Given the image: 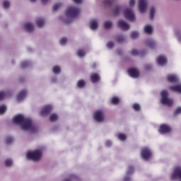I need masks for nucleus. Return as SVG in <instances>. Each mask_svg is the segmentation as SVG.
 <instances>
[{
  "label": "nucleus",
  "mask_w": 181,
  "mask_h": 181,
  "mask_svg": "<svg viewBox=\"0 0 181 181\" xmlns=\"http://www.w3.org/2000/svg\"><path fill=\"white\" fill-rule=\"evenodd\" d=\"M14 124L21 126L23 131H29L30 132H37V126L33 124L31 119L25 117L23 115H17L13 118Z\"/></svg>",
  "instance_id": "nucleus-1"
},
{
  "label": "nucleus",
  "mask_w": 181,
  "mask_h": 181,
  "mask_svg": "<svg viewBox=\"0 0 181 181\" xmlns=\"http://www.w3.org/2000/svg\"><path fill=\"white\" fill-rule=\"evenodd\" d=\"M169 93L167 90L161 91V100L160 103L163 105H168V107H171L173 105V100L172 99H169Z\"/></svg>",
  "instance_id": "nucleus-2"
},
{
  "label": "nucleus",
  "mask_w": 181,
  "mask_h": 181,
  "mask_svg": "<svg viewBox=\"0 0 181 181\" xmlns=\"http://www.w3.org/2000/svg\"><path fill=\"white\" fill-rule=\"evenodd\" d=\"M79 13L80 8L74 6L68 7L66 11V15L68 16V18H77Z\"/></svg>",
  "instance_id": "nucleus-3"
},
{
  "label": "nucleus",
  "mask_w": 181,
  "mask_h": 181,
  "mask_svg": "<svg viewBox=\"0 0 181 181\" xmlns=\"http://www.w3.org/2000/svg\"><path fill=\"white\" fill-rule=\"evenodd\" d=\"M26 156L27 159H30L31 160H39L40 158H42V152L40 150H35L28 153Z\"/></svg>",
  "instance_id": "nucleus-4"
},
{
  "label": "nucleus",
  "mask_w": 181,
  "mask_h": 181,
  "mask_svg": "<svg viewBox=\"0 0 181 181\" xmlns=\"http://www.w3.org/2000/svg\"><path fill=\"white\" fill-rule=\"evenodd\" d=\"M124 16L126 19H128V21H130V22H134L135 20V13H134V11L131 8H127L124 11Z\"/></svg>",
  "instance_id": "nucleus-5"
},
{
  "label": "nucleus",
  "mask_w": 181,
  "mask_h": 181,
  "mask_svg": "<svg viewBox=\"0 0 181 181\" xmlns=\"http://www.w3.org/2000/svg\"><path fill=\"white\" fill-rule=\"evenodd\" d=\"M141 156L144 160H148L151 156H152V152L148 148H144L141 152Z\"/></svg>",
  "instance_id": "nucleus-6"
},
{
  "label": "nucleus",
  "mask_w": 181,
  "mask_h": 181,
  "mask_svg": "<svg viewBox=\"0 0 181 181\" xmlns=\"http://www.w3.org/2000/svg\"><path fill=\"white\" fill-rule=\"evenodd\" d=\"M95 121L103 122L104 121V112L102 110H97L93 114Z\"/></svg>",
  "instance_id": "nucleus-7"
},
{
  "label": "nucleus",
  "mask_w": 181,
  "mask_h": 181,
  "mask_svg": "<svg viewBox=\"0 0 181 181\" xmlns=\"http://www.w3.org/2000/svg\"><path fill=\"white\" fill-rule=\"evenodd\" d=\"M127 73L130 77H133V78H138L139 77V71L134 68H131L128 69Z\"/></svg>",
  "instance_id": "nucleus-8"
},
{
  "label": "nucleus",
  "mask_w": 181,
  "mask_h": 181,
  "mask_svg": "<svg viewBox=\"0 0 181 181\" xmlns=\"http://www.w3.org/2000/svg\"><path fill=\"white\" fill-rule=\"evenodd\" d=\"M139 11L141 13L146 11V0H139Z\"/></svg>",
  "instance_id": "nucleus-9"
},
{
  "label": "nucleus",
  "mask_w": 181,
  "mask_h": 181,
  "mask_svg": "<svg viewBox=\"0 0 181 181\" xmlns=\"http://www.w3.org/2000/svg\"><path fill=\"white\" fill-rule=\"evenodd\" d=\"M52 110H53V107L51 105H47L41 110L40 115L45 117V115H47V114L51 112Z\"/></svg>",
  "instance_id": "nucleus-10"
},
{
  "label": "nucleus",
  "mask_w": 181,
  "mask_h": 181,
  "mask_svg": "<svg viewBox=\"0 0 181 181\" xmlns=\"http://www.w3.org/2000/svg\"><path fill=\"white\" fill-rule=\"evenodd\" d=\"M117 26L124 30H128L129 29V25L122 20L118 21Z\"/></svg>",
  "instance_id": "nucleus-11"
},
{
  "label": "nucleus",
  "mask_w": 181,
  "mask_h": 181,
  "mask_svg": "<svg viewBox=\"0 0 181 181\" xmlns=\"http://www.w3.org/2000/svg\"><path fill=\"white\" fill-rule=\"evenodd\" d=\"M170 131V127L167 124H161L160 127L159 132L160 134H166Z\"/></svg>",
  "instance_id": "nucleus-12"
},
{
  "label": "nucleus",
  "mask_w": 181,
  "mask_h": 181,
  "mask_svg": "<svg viewBox=\"0 0 181 181\" xmlns=\"http://www.w3.org/2000/svg\"><path fill=\"white\" fill-rule=\"evenodd\" d=\"M132 173H134V167L129 166L127 172V176L124 178V181H131L129 175H132Z\"/></svg>",
  "instance_id": "nucleus-13"
},
{
  "label": "nucleus",
  "mask_w": 181,
  "mask_h": 181,
  "mask_svg": "<svg viewBox=\"0 0 181 181\" xmlns=\"http://www.w3.org/2000/svg\"><path fill=\"white\" fill-rule=\"evenodd\" d=\"M157 63L160 66H165V64H166V63H168V59L166 58H165V57H163V56H159L157 58Z\"/></svg>",
  "instance_id": "nucleus-14"
},
{
  "label": "nucleus",
  "mask_w": 181,
  "mask_h": 181,
  "mask_svg": "<svg viewBox=\"0 0 181 181\" xmlns=\"http://www.w3.org/2000/svg\"><path fill=\"white\" fill-rule=\"evenodd\" d=\"M26 94H27L26 90H23L20 91L16 97L17 101H22V100H23V98L26 97Z\"/></svg>",
  "instance_id": "nucleus-15"
},
{
  "label": "nucleus",
  "mask_w": 181,
  "mask_h": 181,
  "mask_svg": "<svg viewBox=\"0 0 181 181\" xmlns=\"http://www.w3.org/2000/svg\"><path fill=\"white\" fill-rule=\"evenodd\" d=\"M24 28L27 32H33V29H35L33 24H32L31 23H26L24 25Z\"/></svg>",
  "instance_id": "nucleus-16"
},
{
  "label": "nucleus",
  "mask_w": 181,
  "mask_h": 181,
  "mask_svg": "<svg viewBox=\"0 0 181 181\" xmlns=\"http://www.w3.org/2000/svg\"><path fill=\"white\" fill-rule=\"evenodd\" d=\"M90 28L92 30H97L98 29V21L93 20L90 22Z\"/></svg>",
  "instance_id": "nucleus-17"
},
{
  "label": "nucleus",
  "mask_w": 181,
  "mask_h": 181,
  "mask_svg": "<svg viewBox=\"0 0 181 181\" xmlns=\"http://www.w3.org/2000/svg\"><path fill=\"white\" fill-rule=\"evenodd\" d=\"M170 89L171 90V91H175V93H179L180 94H181V83L171 86Z\"/></svg>",
  "instance_id": "nucleus-18"
},
{
  "label": "nucleus",
  "mask_w": 181,
  "mask_h": 181,
  "mask_svg": "<svg viewBox=\"0 0 181 181\" xmlns=\"http://www.w3.org/2000/svg\"><path fill=\"white\" fill-rule=\"evenodd\" d=\"M144 32L145 33H147V35H152L153 28L150 25H147L144 27Z\"/></svg>",
  "instance_id": "nucleus-19"
},
{
  "label": "nucleus",
  "mask_w": 181,
  "mask_h": 181,
  "mask_svg": "<svg viewBox=\"0 0 181 181\" xmlns=\"http://www.w3.org/2000/svg\"><path fill=\"white\" fill-rule=\"evenodd\" d=\"M90 80L92 83H97V81H100V75H98V74H93L90 76Z\"/></svg>",
  "instance_id": "nucleus-20"
},
{
  "label": "nucleus",
  "mask_w": 181,
  "mask_h": 181,
  "mask_svg": "<svg viewBox=\"0 0 181 181\" xmlns=\"http://www.w3.org/2000/svg\"><path fill=\"white\" fill-rule=\"evenodd\" d=\"M167 80L169 83H176L177 81V77L175 75H169L167 77Z\"/></svg>",
  "instance_id": "nucleus-21"
},
{
  "label": "nucleus",
  "mask_w": 181,
  "mask_h": 181,
  "mask_svg": "<svg viewBox=\"0 0 181 181\" xmlns=\"http://www.w3.org/2000/svg\"><path fill=\"white\" fill-rule=\"evenodd\" d=\"M146 45L148 47H150V49H153V47L156 46V43H155V41H153V40H148L146 41Z\"/></svg>",
  "instance_id": "nucleus-22"
},
{
  "label": "nucleus",
  "mask_w": 181,
  "mask_h": 181,
  "mask_svg": "<svg viewBox=\"0 0 181 181\" xmlns=\"http://www.w3.org/2000/svg\"><path fill=\"white\" fill-rule=\"evenodd\" d=\"M36 25L38 28H42L45 25V19L38 18L36 20Z\"/></svg>",
  "instance_id": "nucleus-23"
},
{
  "label": "nucleus",
  "mask_w": 181,
  "mask_h": 181,
  "mask_svg": "<svg viewBox=\"0 0 181 181\" xmlns=\"http://www.w3.org/2000/svg\"><path fill=\"white\" fill-rule=\"evenodd\" d=\"M104 28L105 29H111L112 28V22L110 21H106L104 23Z\"/></svg>",
  "instance_id": "nucleus-24"
},
{
  "label": "nucleus",
  "mask_w": 181,
  "mask_h": 181,
  "mask_svg": "<svg viewBox=\"0 0 181 181\" xmlns=\"http://www.w3.org/2000/svg\"><path fill=\"white\" fill-rule=\"evenodd\" d=\"M59 119V116L57 114H52L49 116V121L51 122H54V121H57Z\"/></svg>",
  "instance_id": "nucleus-25"
},
{
  "label": "nucleus",
  "mask_w": 181,
  "mask_h": 181,
  "mask_svg": "<svg viewBox=\"0 0 181 181\" xmlns=\"http://www.w3.org/2000/svg\"><path fill=\"white\" fill-rule=\"evenodd\" d=\"M155 7H151L150 13H149V19H153L155 18Z\"/></svg>",
  "instance_id": "nucleus-26"
},
{
  "label": "nucleus",
  "mask_w": 181,
  "mask_h": 181,
  "mask_svg": "<svg viewBox=\"0 0 181 181\" xmlns=\"http://www.w3.org/2000/svg\"><path fill=\"white\" fill-rule=\"evenodd\" d=\"M121 6H118L116 7L115 10H113V15L115 16H118L119 15V12H121Z\"/></svg>",
  "instance_id": "nucleus-27"
},
{
  "label": "nucleus",
  "mask_w": 181,
  "mask_h": 181,
  "mask_svg": "<svg viewBox=\"0 0 181 181\" xmlns=\"http://www.w3.org/2000/svg\"><path fill=\"white\" fill-rule=\"evenodd\" d=\"M86 86V81L84 80H79L77 83V87L78 88H83V87H85Z\"/></svg>",
  "instance_id": "nucleus-28"
},
{
  "label": "nucleus",
  "mask_w": 181,
  "mask_h": 181,
  "mask_svg": "<svg viewBox=\"0 0 181 181\" xmlns=\"http://www.w3.org/2000/svg\"><path fill=\"white\" fill-rule=\"evenodd\" d=\"M52 71L54 73V74H59L60 71H62V69H60V66H54L52 68Z\"/></svg>",
  "instance_id": "nucleus-29"
},
{
  "label": "nucleus",
  "mask_w": 181,
  "mask_h": 181,
  "mask_svg": "<svg viewBox=\"0 0 181 181\" xmlns=\"http://www.w3.org/2000/svg\"><path fill=\"white\" fill-rule=\"evenodd\" d=\"M124 40H125V37L122 35H117L116 37V42H117V43H122Z\"/></svg>",
  "instance_id": "nucleus-30"
},
{
  "label": "nucleus",
  "mask_w": 181,
  "mask_h": 181,
  "mask_svg": "<svg viewBox=\"0 0 181 181\" xmlns=\"http://www.w3.org/2000/svg\"><path fill=\"white\" fill-rule=\"evenodd\" d=\"M8 97V92L0 91V101Z\"/></svg>",
  "instance_id": "nucleus-31"
},
{
  "label": "nucleus",
  "mask_w": 181,
  "mask_h": 181,
  "mask_svg": "<svg viewBox=\"0 0 181 181\" xmlns=\"http://www.w3.org/2000/svg\"><path fill=\"white\" fill-rule=\"evenodd\" d=\"M77 56H78V57H84V56H86V52L83 49H78L77 52Z\"/></svg>",
  "instance_id": "nucleus-32"
},
{
  "label": "nucleus",
  "mask_w": 181,
  "mask_h": 181,
  "mask_svg": "<svg viewBox=\"0 0 181 181\" xmlns=\"http://www.w3.org/2000/svg\"><path fill=\"white\" fill-rule=\"evenodd\" d=\"M111 103L112 104L117 105L119 103V98H118L117 97H113L111 99Z\"/></svg>",
  "instance_id": "nucleus-33"
},
{
  "label": "nucleus",
  "mask_w": 181,
  "mask_h": 181,
  "mask_svg": "<svg viewBox=\"0 0 181 181\" xmlns=\"http://www.w3.org/2000/svg\"><path fill=\"white\" fill-rule=\"evenodd\" d=\"M6 112V107L5 105H1L0 106V115H3V114H5Z\"/></svg>",
  "instance_id": "nucleus-34"
},
{
  "label": "nucleus",
  "mask_w": 181,
  "mask_h": 181,
  "mask_svg": "<svg viewBox=\"0 0 181 181\" xmlns=\"http://www.w3.org/2000/svg\"><path fill=\"white\" fill-rule=\"evenodd\" d=\"M130 53L132 56H139V54H141V52H139L138 50L135 49H132Z\"/></svg>",
  "instance_id": "nucleus-35"
},
{
  "label": "nucleus",
  "mask_w": 181,
  "mask_h": 181,
  "mask_svg": "<svg viewBox=\"0 0 181 181\" xmlns=\"http://www.w3.org/2000/svg\"><path fill=\"white\" fill-rule=\"evenodd\" d=\"M133 110H134V111H141V105L138 103L133 104Z\"/></svg>",
  "instance_id": "nucleus-36"
},
{
  "label": "nucleus",
  "mask_w": 181,
  "mask_h": 181,
  "mask_svg": "<svg viewBox=\"0 0 181 181\" xmlns=\"http://www.w3.org/2000/svg\"><path fill=\"white\" fill-rule=\"evenodd\" d=\"M131 38L132 39H136L138 36H139V34L136 31H134L130 34Z\"/></svg>",
  "instance_id": "nucleus-37"
},
{
  "label": "nucleus",
  "mask_w": 181,
  "mask_h": 181,
  "mask_svg": "<svg viewBox=\"0 0 181 181\" xmlns=\"http://www.w3.org/2000/svg\"><path fill=\"white\" fill-rule=\"evenodd\" d=\"M118 139H119V141H125L127 139V136L124 134H119Z\"/></svg>",
  "instance_id": "nucleus-38"
},
{
  "label": "nucleus",
  "mask_w": 181,
  "mask_h": 181,
  "mask_svg": "<svg viewBox=\"0 0 181 181\" xmlns=\"http://www.w3.org/2000/svg\"><path fill=\"white\" fill-rule=\"evenodd\" d=\"M30 64V63L29 62L25 61L21 63V67L22 69H25V67H28Z\"/></svg>",
  "instance_id": "nucleus-39"
},
{
  "label": "nucleus",
  "mask_w": 181,
  "mask_h": 181,
  "mask_svg": "<svg viewBox=\"0 0 181 181\" xmlns=\"http://www.w3.org/2000/svg\"><path fill=\"white\" fill-rule=\"evenodd\" d=\"M60 7H62V4L58 3L53 6L52 11H57V9H59V8H60Z\"/></svg>",
  "instance_id": "nucleus-40"
},
{
  "label": "nucleus",
  "mask_w": 181,
  "mask_h": 181,
  "mask_svg": "<svg viewBox=\"0 0 181 181\" xmlns=\"http://www.w3.org/2000/svg\"><path fill=\"white\" fill-rule=\"evenodd\" d=\"M12 142H13V137H7L6 139V144H7V145H9V144H12Z\"/></svg>",
  "instance_id": "nucleus-41"
},
{
  "label": "nucleus",
  "mask_w": 181,
  "mask_h": 181,
  "mask_svg": "<svg viewBox=\"0 0 181 181\" xmlns=\"http://www.w3.org/2000/svg\"><path fill=\"white\" fill-rule=\"evenodd\" d=\"M4 163H5L6 166H11L13 162H12V160H11V159H6L4 161Z\"/></svg>",
  "instance_id": "nucleus-42"
},
{
  "label": "nucleus",
  "mask_w": 181,
  "mask_h": 181,
  "mask_svg": "<svg viewBox=\"0 0 181 181\" xmlns=\"http://www.w3.org/2000/svg\"><path fill=\"white\" fill-rule=\"evenodd\" d=\"M3 6H4V8L5 9H7V8H9V6H10L9 1H4L3 2Z\"/></svg>",
  "instance_id": "nucleus-43"
},
{
  "label": "nucleus",
  "mask_w": 181,
  "mask_h": 181,
  "mask_svg": "<svg viewBox=\"0 0 181 181\" xmlns=\"http://www.w3.org/2000/svg\"><path fill=\"white\" fill-rule=\"evenodd\" d=\"M59 43L60 45H66V43H67V38L66 37L61 38Z\"/></svg>",
  "instance_id": "nucleus-44"
},
{
  "label": "nucleus",
  "mask_w": 181,
  "mask_h": 181,
  "mask_svg": "<svg viewBox=\"0 0 181 181\" xmlns=\"http://www.w3.org/2000/svg\"><path fill=\"white\" fill-rule=\"evenodd\" d=\"M105 5H106V6H111L112 5V0H106Z\"/></svg>",
  "instance_id": "nucleus-45"
},
{
  "label": "nucleus",
  "mask_w": 181,
  "mask_h": 181,
  "mask_svg": "<svg viewBox=\"0 0 181 181\" xmlns=\"http://www.w3.org/2000/svg\"><path fill=\"white\" fill-rule=\"evenodd\" d=\"M181 112V107H177L174 112V115H177V114H180Z\"/></svg>",
  "instance_id": "nucleus-46"
},
{
  "label": "nucleus",
  "mask_w": 181,
  "mask_h": 181,
  "mask_svg": "<svg viewBox=\"0 0 181 181\" xmlns=\"http://www.w3.org/2000/svg\"><path fill=\"white\" fill-rule=\"evenodd\" d=\"M107 47H109V49H112V47H114V42H112V41L108 42Z\"/></svg>",
  "instance_id": "nucleus-47"
},
{
  "label": "nucleus",
  "mask_w": 181,
  "mask_h": 181,
  "mask_svg": "<svg viewBox=\"0 0 181 181\" xmlns=\"http://www.w3.org/2000/svg\"><path fill=\"white\" fill-rule=\"evenodd\" d=\"M129 5V6H134V5H135V0H130Z\"/></svg>",
  "instance_id": "nucleus-48"
},
{
  "label": "nucleus",
  "mask_w": 181,
  "mask_h": 181,
  "mask_svg": "<svg viewBox=\"0 0 181 181\" xmlns=\"http://www.w3.org/2000/svg\"><path fill=\"white\" fill-rule=\"evenodd\" d=\"M145 69L146 70H151V69H152V66H151V64H147L145 66Z\"/></svg>",
  "instance_id": "nucleus-49"
},
{
  "label": "nucleus",
  "mask_w": 181,
  "mask_h": 181,
  "mask_svg": "<svg viewBox=\"0 0 181 181\" xmlns=\"http://www.w3.org/2000/svg\"><path fill=\"white\" fill-rule=\"evenodd\" d=\"M41 1H42V4L43 5H46V4H47V2L49 1V0H41Z\"/></svg>",
  "instance_id": "nucleus-50"
},
{
  "label": "nucleus",
  "mask_w": 181,
  "mask_h": 181,
  "mask_svg": "<svg viewBox=\"0 0 181 181\" xmlns=\"http://www.w3.org/2000/svg\"><path fill=\"white\" fill-rule=\"evenodd\" d=\"M75 4H81L82 0H73Z\"/></svg>",
  "instance_id": "nucleus-51"
},
{
  "label": "nucleus",
  "mask_w": 181,
  "mask_h": 181,
  "mask_svg": "<svg viewBox=\"0 0 181 181\" xmlns=\"http://www.w3.org/2000/svg\"><path fill=\"white\" fill-rule=\"evenodd\" d=\"M110 145H111V141H106L107 146H110Z\"/></svg>",
  "instance_id": "nucleus-52"
},
{
  "label": "nucleus",
  "mask_w": 181,
  "mask_h": 181,
  "mask_svg": "<svg viewBox=\"0 0 181 181\" xmlns=\"http://www.w3.org/2000/svg\"><path fill=\"white\" fill-rule=\"evenodd\" d=\"M30 2H35L36 0H30Z\"/></svg>",
  "instance_id": "nucleus-53"
}]
</instances>
